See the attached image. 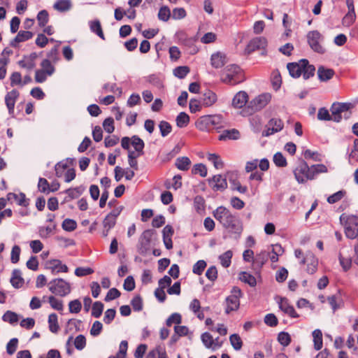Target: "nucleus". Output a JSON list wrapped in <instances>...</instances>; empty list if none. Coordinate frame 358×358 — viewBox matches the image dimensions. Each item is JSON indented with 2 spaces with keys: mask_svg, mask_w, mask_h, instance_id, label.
Segmentation results:
<instances>
[{
  "mask_svg": "<svg viewBox=\"0 0 358 358\" xmlns=\"http://www.w3.org/2000/svg\"><path fill=\"white\" fill-rule=\"evenodd\" d=\"M213 217L223 228L238 238L243 230V223L236 213H232L227 208L220 206L213 212Z\"/></svg>",
  "mask_w": 358,
  "mask_h": 358,
  "instance_id": "1",
  "label": "nucleus"
},
{
  "mask_svg": "<svg viewBox=\"0 0 358 358\" xmlns=\"http://www.w3.org/2000/svg\"><path fill=\"white\" fill-rule=\"evenodd\" d=\"M287 67L289 75L295 78L302 75L303 78L307 80L315 75V66L310 64L309 62L305 59H301L299 62L289 63Z\"/></svg>",
  "mask_w": 358,
  "mask_h": 358,
  "instance_id": "2",
  "label": "nucleus"
},
{
  "mask_svg": "<svg viewBox=\"0 0 358 358\" xmlns=\"http://www.w3.org/2000/svg\"><path fill=\"white\" fill-rule=\"evenodd\" d=\"M220 78L223 83L229 85H236L244 80L243 71L236 64L227 66L222 71Z\"/></svg>",
  "mask_w": 358,
  "mask_h": 358,
  "instance_id": "3",
  "label": "nucleus"
},
{
  "mask_svg": "<svg viewBox=\"0 0 358 358\" xmlns=\"http://www.w3.org/2000/svg\"><path fill=\"white\" fill-rule=\"evenodd\" d=\"M296 180L300 183H306L308 180H313L311 166H309L304 160H301L293 170Z\"/></svg>",
  "mask_w": 358,
  "mask_h": 358,
  "instance_id": "4",
  "label": "nucleus"
},
{
  "mask_svg": "<svg viewBox=\"0 0 358 358\" xmlns=\"http://www.w3.org/2000/svg\"><path fill=\"white\" fill-rule=\"evenodd\" d=\"M222 123V117L220 115H203L196 122V127L201 131H207L218 128Z\"/></svg>",
  "mask_w": 358,
  "mask_h": 358,
  "instance_id": "5",
  "label": "nucleus"
},
{
  "mask_svg": "<svg viewBox=\"0 0 358 358\" xmlns=\"http://www.w3.org/2000/svg\"><path fill=\"white\" fill-rule=\"evenodd\" d=\"M340 220L344 224L346 236L350 239H358V217L353 215H342Z\"/></svg>",
  "mask_w": 358,
  "mask_h": 358,
  "instance_id": "6",
  "label": "nucleus"
},
{
  "mask_svg": "<svg viewBox=\"0 0 358 358\" xmlns=\"http://www.w3.org/2000/svg\"><path fill=\"white\" fill-rule=\"evenodd\" d=\"M48 285L52 294L60 296H64L71 292L70 284L62 278L54 279L49 282Z\"/></svg>",
  "mask_w": 358,
  "mask_h": 358,
  "instance_id": "7",
  "label": "nucleus"
},
{
  "mask_svg": "<svg viewBox=\"0 0 358 358\" xmlns=\"http://www.w3.org/2000/svg\"><path fill=\"white\" fill-rule=\"evenodd\" d=\"M155 234L152 229L145 230L138 240V251L142 255H146L151 250V241Z\"/></svg>",
  "mask_w": 358,
  "mask_h": 358,
  "instance_id": "8",
  "label": "nucleus"
},
{
  "mask_svg": "<svg viewBox=\"0 0 358 358\" xmlns=\"http://www.w3.org/2000/svg\"><path fill=\"white\" fill-rule=\"evenodd\" d=\"M352 103H334L330 108L332 116V121L339 122L342 120V113L348 112L355 107Z\"/></svg>",
  "mask_w": 358,
  "mask_h": 358,
  "instance_id": "9",
  "label": "nucleus"
},
{
  "mask_svg": "<svg viewBox=\"0 0 358 358\" xmlns=\"http://www.w3.org/2000/svg\"><path fill=\"white\" fill-rule=\"evenodd\" d=\"M271 95L264 93L252 99L248 105L249 113L252 114L264 108L271 101Z\"/></svg>",
  "mask_w": 358,
  "mask_h": 358,
  "instance_id": "10",
  "label": "nucleus"
},
{
  "mask_svg": "<svg viewBox=\"0 0 358 358\" xmlns=\"http://www.w3.org/2000/svg\"><path fill=\"white\" fill-rule=\"evenodd\" d=\"M322 40V36L318 31H311L307 34V41L310 48L320 54L325 52L324 48L320 44Z\"/></svg>",
  "mask_w": 358,
  "mask_h": 358,
  "instance_id": "11",
  "label": "nucleus"
},
{
  "mask_svg": "<svg viewBox=\"0 0 358 358\" xmlns=\"http://www.w3.org/2000/svg\"><path fill=\"white\" fill-rule=\"evenodd\" d=\"M266 129L262 131L263 136H269L275 133L280 131L284 124L280 119L271 118L266 124Z\"/></svg>",
  "mask_w": 358,
  "mask_h": 358,
  "instance_id": "12",
  "label": "nucleus"
},
{
  "mask_svg": "<svg viewBox=\"0 0 358 358\" xmlns=\"http://www.w3.org/2000/svg\"><path fill=\"white\" fill-rule=\"evenodd\" d=\"M301 264H307V272L310 274H313L317 269L318 260L314 254L310 251L307 252L305 257H303L300 261Z\"/></svg>",
  "mask_w": 358,
  "mask_h": 358,
  "instance_id": "13",
  "label": "nucleus"
},
{
  "mask_svg": "<svg viewBox=\"0 0 358 358\" xmlns=\"http://www.w3.org/2000/svg\"><path fill=\"white\" fill-rule=\"evenodd\" d=\"M266 45L267 40L265 37H255L250 41L245 48V51L247 53L250 54L255 50L265 49Z\"/></svg>",
  "mask_w": 358,
  "mask_h": 358,
  "instance_id": "14",
  "label": "nucleus"
},
{
  "mask_svg": "<svg viewBox=\"0 0 358 358\" xmlns=\"http://www.w3.org/2000/svg\"><path fill=\"white\" fill-rule=\"evenodd\" d=\"M208 184L214 191H223L227 187V179L222 175H216L208 179Z\"/></svg>",
  "mask_w": 358,
  "mask_h": 358,
  "instance_id": "15",
  "label": "nucleus"
},
{
  "mask_svg": "<svg viewBox=\"0 0 358 358\" xmlns=\"http://www.w3.org/2000/svg\"><path fill=\"white\" fill-rule=\"evenodd\" d=\"M46 268L51 271L52 274H57L60 272L67 273L69 268L66 264H62L59 259H51L46 263Z\"/></svg>",
  "mask_w": 358,
  "mask_h": 358,
  "instance_id": "16",
  "label": "nucleus"
},
{
  "mask_svg": "<svg viewBox=\"0 0 358 358\" xmlns=\"http://www.w3.org/2000/svg\"><path fill=\"white\" fill-rule=\"evenodd\" d=\"M19 96L20 93L17 90H13L6 94L5 103L10 115L14 113L15 104Z\"/></svg>",
  "mask_w": 358,
  "mask_h": 358,
  "instance_id": "17",
  "label": "nucleus"
},
{
  "mask_svg": "<svg viewBox=\"0 0 358 358\" xmlns=\"http://www.w3.org/2000/svg\"><path fill=\"white\" fill-rule=\"evenodd\" d=\"M248 101V95L244 91L238 92L232 100V105L236 108H241L247 103Z\"/></svg>",
  "mask_w": 358,
  "mask_h": 358,
  "instance_id": "18",
  "label": "nucleus"
},
{
  "mask_svg": "<svg viewBox=\"0 0 358 358\" xmlns=\"http://www.w3.org/2000/svg\"><path fill=\"white\" fill-rule=\"evenodd\" d=\"M211 65L216 69L222 67L227 63L225 54L217 52L211 55Z\"/></svg>",
  "mask_w": 358,
  "mask_h": 358,
  "instance_id": "19",
  "label": "nucleus"
},
{
  "mask_svg": "<svg viewBox=\"0 0 358 358\" xmlns=\"http://www.w3.org/2000/svg\"><path fill=\"white\" fill-rule=\"evenodd\" d=\"M279 307L282 311L287 314L291 317H299V315L295 311L294 307L289 305L286 299H281L280 302L279 303Z\"/></svg>",
  "mask_w": 358,
  "mask_h": 358,
  "instance_id": "20",
  "label": "nucleus"
},
{
  "mask_svg": "<svg viewBox=\"0 0 358 358\" xmlns=\"http://www.w3.org/2000/svg\"><path fill=\"white\" fill-rule=\"evenodd\" d=\"M7 200L11 202L15 201L17 204L22 206H27L29 205V202L26 199V196L24 193H8L7 194Z\"/></svg>",
  "mask_w": 358,
  "mask_h": 358,
  "instance_id": "21",
  "label": "nucleus"
},
{
  "mask_svg": "<svg viewBox=\"0 0 358 358\" xmlns=\"http://www.w3.org/2000/svg\"><path fill=\"white\" fill-rule=\"evenodd\" d=\"M217 97L215 92L211 90H206L202 96V104L206 107L213 106L217 101Z\"/></svg>",
  "mask_w": 358,
  "mask_h": 358,
  "instance_id": "22",
  "label": "nucleus"
},
{
  "mask_svg": "<svg viewBox=\"0 0 358 358\" xmlns=\"http://www.w3.org/2000/svg\"><path fill=\"white\" fill-rule=\"evenodd\" d=\"M13 287L18 289L22 287L24 279L22 278V273L18 269L13 271L12 277L10 280Z\"/></svg>",
  "mask_w": 358,
  "mask_h": 358,
  "instance_id": "23",
  "label": "nucleus"
},
{
  "mask_svg": "<svg viewBox=\"0 0 358 358\" xmlns=\"http://www.w3.org/2000/svg\"><path fill=\"white\" fill-rule=\"evenodd\" d=\"M201 341L207 348H213V350H216L220 347V345L215 343V341L213 339V336L208 332H205L201 335Z\"/></svg>",
  "mask_w": 358,
  "mask_h": 358,
  "instance_id": "24",
  "label": "nucleus"
},
{
  "mask_svg": "<svg viewBox=\"0 0 358 358\" xmlns=\"http://www.w3.org/2000/svg\"><path fill=\"white\" fill-rule=\"evenodd\" d=\"M269 252L262 251L257 254L253 259V266L257 269H259L265 264L268 258Z\"/></svg>",
  "mask_w": 358,
  "mask_h": 358,
  "instance_id": "25",
  "label": "nucleus"
},
{
  "mask_svg": "<svg viewBox=\"0 0 358 358\" xmlns=\"http://www.w3.org/2000/svg\"><path fill=\"white\" fill-rule=\"evenodd\" d=\"M317 75L320 80L324 82L330 80L334 76V71L321 66L318 68Z\"/></svg>",
  "mask_w": 358,
  "mask_h": 358,
  "instance_id": "26",
  "label": "nucleus"
},
{
  "mask_svg": "<svg viewBox=\"0 0 358 358\" xmlns=\"http://www.w3.org/2000/svg\"><path fill=\"white\" fill-rule=\"evenodd\" d=\"M36 57L35 53L31 54L29 57H24L23 59L18 62V64L20 67L30 71L35 67L34 59Z\"/></svg>",
  "mask_w": 358,
  "mask_h": 358,
  "instance_id": "27",
  "label": "nucleus"
},
{
  "mask_svg": "<svg viewBox=\"0 0 358 358\" xmlns=\"http://www.w3.org/2000/svg\"><path fill=\"white\" fill-rule=\"evenodd\" d=\"M240 137L239 131L236 129H232L229 130H224L223 133L220 135L219 140L225 141L227 139L229 140H237Z\"/></svg>",
  "mask_w": 358,
  "mask_h": 358,
  "instance_id": "28",
  "label": "nucleus"
},
{
  "mask_svg": "<svg viewBox=\"0 0 358 358\" xmlns=\"http://www.w3.org/2000/svg\"><path fill=\"white\" fill-rule=\"evenodd\" d=\"M227 308L225 310L226 313H229L231 311L236 310L238 308L240 302L239 299L234 296H229L226 299Z\"/></svg>",
  "mask_w": 358,
  "mask_h": 358,
  "instance_id": "29",
  "label": "nucleus"
},
{
  "mask_svg": "<svg viewBox=\"0 0 358 358\" xmlns=\"http://www.w3.org/2000/svg\"><path fill=\"white\" fill-rule=\"evenodd\" d=\"M233 257V252L231 250H227L223 254L219 256V260L220 261L221 265L224 268H228L231 265V258Z\"/></svg>",
  "mask_w": 358,
  "mask_h": 358,
  "instance_id": "30",
  "label": "nucleus"
},
{
  "mask_svg": "<svg viewBox=\"0 0 358 358\" xmlns=\"http://www.w3.org/2000/svg\"><path fill=\"white\" fill-rule=\"evenodd\" d=\"M239 279L242 282L248 284L251 287H255L257 285L256 278L252 275L246 271H242L240 273Z\"/></svg>",
  "mask_w": 358,
  "mask_h": 358,
  "instance_id": "31",
  "label": "nucleus"
},
{
  "mask_svg": "<svg viewBox=\"0 0 358 358\" xmlns=\"http://www.w3.org/2000/svg\"><path fill=\"white\" fill-rule=\"evenodd\" d=\"M71 2L70 0H58L53 6V8L60 12H66L71 9Z\"/></svg>",
  "mask_w": 358,
  "mask_h": 358,
  "instance_id": "32",
  "label": "nucleus"
},
{
  "mask_svg": "<svg viewBox=\"0 0 358 358\" xmlns=\"http://www.w3.org/2000/svg\"><path fill=\"white\" fill-rule=\"evenodd\" d=\"M313 337L314 348L319 350L322 348V333L320 329H315L312 333Z\"/></svg>",
  "mask_w": 358,
  "mask_h": 358,
  "instance_id": "33",
  "label": "nucleus"
},
{
  "mask_svg": "<svg viewBox=\"0 0 358 358\" xmlns=\"http://www.w3.org/2000/svg\"><path fill=\"white\" fill-rule=\"evenodd\" d=\"M191 164L190 159L187 157H178L176 161V166L181 171H187Z\"/></svg>",
  "mask_w": 358,
  "mask_h": 358,
  "instance_id": "34",
  "label": "nucleus"
},
{
  "mask_svg": "<svg viewBox=\"0 0 358 358\" xmlns=\"http://www.w3.org/2000/svg\"><path fill=\"white\" fill-rule=\"evenodd\" d=\"M48 324L50 331L52 333H57L59 327L57 322V315L55 313H52L48 317Z\"/></svg>",
  "mask_w": 358,
  "mask_h": 358,
  "instance_id": "35",
  "label": "nucleus"
},
{
  "mask_svg": "<svg viewBox=\"0 0 358 358\" xmlns=\"http://www.w3.org/2000/svg\"><path fill=\"white\" fill-rule=\"evenodd\" d=\"M3 321L8 322L11 324L17 323L19 320V317L15 312L7 310L2 316Z\"/></svg>",
  "mask_w": 358,
  "mask_h": 358,
  "instance_id": "36",
  "label": "nucleus"
},
{
  "mask_svg": "<svg viewBox=\"0 0 358 358\" xmlns=\"http://www.w3.org/2000/svg\"><path fill=\"white\" fill-rule=\"evenodd\" d=\"M189 122V117L185 112L180 113L176 117V124L180 128L185 127Z\"/></svg>",
  "mask_w": 358,
  "mask_h": 358,
  "instance_id": "37",
  "label": "nucleus"
},
{
  "mask_svg": "<svg viewBox=\"0 0 358 358\" xmlns=\"http://www.w3.org/2000/svg\"><path fill=\"white\" fill-rule=\"evenodd\" d=\"M90 29L92 32L99 36L101 39L105 40L101 25L99 20H94L90 22Z\"/></svg>",
  "mask_w": 358,
  "mask_h": 358,
  "instance_id": "38",
  "label": "nucleus"
},
{
  "mask_svg": "<svg viewBox=\"0 0 358 358\" xmlns=\"http://www.w3.org/2000/svg\"><path fill=\"white\" fill-rule=\"evenodd\" d=\"M33 35V33L29 31H20L14 38L13 42L21 43L26 41L31 38Z\"/></svg>",
  "mask_w": 358,
  "mask_h": 358,
  "instance_id": "39",
  "label": "nucleus"
},
{
  "mask_svg": "<svg viewBox=\"0 0 358 358\" xmlns=\"http://www.w3.org/2000/svg\"><path fill=\"white\" fill-rule=\"evenodd\" d=\"M357 162H358V138L354 140L352 148L349 154V162L353 164Z\"/></svg>",
  "mask_w": 358,
  "mask_h": 358,
  "instance_id": "40",
  "label": "nucleus"
},
{
  "mask_svg": "<svg viewBox=\"0 0 358 358\" xmlns=\"http://www.w3.org/2000/svg\"><path fill=\"white\" fill-rule=\"evenodd\" d=\"M131 144L137 152H143L145 143L138 136L134 135L131 137Z\"/></svg>",
  "mask_w": 358,
  "mask_h": 358,
  "instance_id": "41",
  "label": "nucleus"
},
{
  "mask_svg": "<svg viewBox=\"0 0 358 358\" xmlns=\"http://www.w3.org/2000/svg\"><path fill=\"white\" fill-rule=\"evenodd\" d=\"M229 341L234 350H239L241 349L243 342L238 334H234L231 335L229 337Z\"/></svg>",
  "mask_w": 358,
  "mask_h": 358,
  "instance_id": "42",
  "label": "nucleus"
},
{
  "mask_svg": "<svg viewBox=\"0 0 358 358\" xmlns=\"http://www.w3.org/2000/svg\"><path fill=\"white\" fill-rule=\"evenodd\" d=\"M85 188L82 186L76 187V188H70L66 190V193L70 197V199H73L80 196L84 192Z\"/></svg>",
  "mask_w": 358,
  "mask_h": 358,
  "instance_id": "43",
  "label": "nucleus"
},
{
  "mask_svg": "<svg viewBox=\"0 0 358 358\" xmlns=\"http://www.w3.org/2000/svg\"><path fill=\"white\" fill-rule=\"evenodd\" d=\"M103 304L101 301H96L92 305V315L96 318H99L103 312Z\"/></svg>",
  "mask_w": 358,
  "mask_h": 358,
  "instance_id": "44",
  "label": "nucleus"
},
{
  "mask_svg": "<svg viewBox=\"0 0 358 358\" xmlns=\"http://www.w3.org/2000/svg\"><path fill=\"white\" fill-rule=\"evenodd\" d=\"M171 17V10L166 6H164L160 8L158 13V18L164 22H166Z\"/></svg>",
  "mask_w": 358,
  "mask_h": 358,
  "instance_id": "45",
  "label": "nucleus"
},
{
  "mask_svg": "<svg viewBox=\"0 0 358 358\" xmlns=\"http://www.w3.org/2000/svg\"><path fill=\"white\" fill-rule=\"evenodd\" d=\"M37 20L40 27H45L49 20V15L47 10H41L37 15Z\"/></svg>",
  "mask_w": 358,
  "mask_h": 358,
  "instance_id": "46",
  "label": "nucleus"
},
{
  "mask_svg": "<svg viewBox=\"0 0 358 358\" xmlns=\"http://www.w3.org/2000/svg\"><path fill=\"white\" fill-rule=\"evenodd\" d=\"M208 161L212 162L215 169H219L223 167V162L216 154L209 153L207 156Z\"/></svg>",
  "mask_w": 358,
  "mask_h": 358,
  "instance_id": "47",
  "label": "nucleus"
},
{
  "mask_svg": "<svg viewBox=\"0 0 358 358\" xmlns=\"http://www.w3.org/2000/svg\"><path fill=\"white\" fill-rule=\"evenodd\" d=\"M273 162L278 167H285L287 164L285 157L281 152H277L274 155Z\"/></svg>",
  "mask_w": 358,
  "mask_h": 358,
  "instance_id": "48",
  "label": "nucleus"
},
{
  "mask_svg": "<svg viewBox=\"0 0 358 358\" xmlns=\"http://www.w3.org/2000/svg\"><path fill=\"white\" fill-rule=\"evenodd\" d=\"M68 169L67 161H62L55 166V173L57 177L60 178L63 176L64 171Z\"/></svg>",
  "mask_w": 358,
  "mask_h": 358,
  "instance_id": "49",
  "label": "nucleus"
},
{
  "mask_svg": "<svg viewBox=\"0 0 358 358\" xmlns=\"http://www.w3.org/2000/svg\"><path fill=\"white\" fill-rule=\"evenodd\" d=\"M62 228L66 231H72L77 227V223L75 220L71 219H65L62 222Z\"/></svg>",
  "mask_w": 358,
  "mask_h": 358,
  "instance_id": "50",
  "label": "nucleus"
},
{
  "mask_svg": "<svg viewBox=\"0 0 358 358\" xmlns=\"http://www.w3.org/2000/svg\"><path fill=\"white\" fill-rule=\"evenodd\" d=\"M192 172L193 174H199L201 177H206L207 175V168L203 164H196L194 166Z\"/></svg>",
  "mask_w": 358,
  "mask_h": 358,
  "instance_id": "51",
  "label": "nucleus"
},
{
  "mask_svg": "<svg viewBox=\"0 0 358 358\" xmlns=\"http://www.w3.org/2000/svg\"><path fill=\"white\" fill-rule=\"evenodd\" d=\"M278 342L283 346H287L291 342L290 335L287 332L282 331L278 336Z\"/></svg>",
  "mask_w": 358,
  "mask_h": 358,
  "instance_id": "52",
  "label": "nucleus"
},
{
  "mask_svg": "<svg viewBox=\"0 0 358 358\" xmlns=\"http://www.w3.org/2000/svg\"><path fill=\"white\" fill-rule=\"evenodd\" d=\"M189 72V69L186 66H178L173 70L174 76L179 78H184Z\"/></svg>",
  "mask_w": 358,
  "mask_h": 358,
  "instance_id": "53",
  "label": "nucleus"
},
{
  "mask_svg": "<svg viewBox=\"0 0 358 358\" xmlns=\"http://www.w3.org/2000/svg\"><path fill=\"white\" fill-rule=\"evenodd\" d=\"M161 135L163 137L166 136L171 131V125L166 121H161L159 124Z\"/></svg>",
  "mask_w": 358,
  "mask_h": 358,
  "instance_id": "54",
  "label": "nucleus"
},
{
  "mask_svg": "<svg viewBox=\"0 0 358 358\" xmlns=\"http://www.w3.org/2000/svg\"><path fill=\"white\" fill-rule=\"evenodd\" d=\"M18 345V339L16 338H13L9 341V342L6 345V352L8 355H13L17 348Z\"/></svg>",
  "mask_w": 358,
  "mask_h": 358,
  "instance_id": "55",
  "label": "nucleus"
},
{
  "mask_svg": "<svg viewBox=\"0 0 358 358\" xmlns=\"http://www.w3.org/2000/svg\"><path fill=\"white\" fill-rule=\"evenodd\" d=\"M43 71H45L48 76H51L54 71L55 68L51 64V62L48 59H43L41 64Z\"/></svg>",
  "mask_w": 358,
  "mask_h": 358,
  "instance_id": "56",
  "label": "nucleus"
},
{
  "mask_svg": "<svg viewBox=\"0 0 358 358\" xmlns=\"http://www.w3.org/2000/svg\"><path fill=\"white\" fill-rule=\"evenodd\" d=\"M317 119L319 120L330 121L332 120V116L329 114V110L326 108H320L317 113Z\"/></svg>",
  "mask_w": 358,
  "mask_h": 358,
  "instance_id": "57",
  "label": "nucleus"
},
{
  "mask_svg": "<svg viewBox=\"0 0 358 358\" xmlns=\"http://www.w3.org/2000/svg\"><path fill=\"white\" fill-rule=\"evenodd\" d=\"M48 302L51 307L57 310H63V303L62 301L56 299L53 296H50L48 298Z\"/></svg>",
  "mask_w": 358,
  "mask_h": 358,
  "instance_id": "58",
  "label": "nucleus"
},
{
  "mask_svg": "<svg viewBox=\"0 0 358 358\" xmlns=\"http://www.w3.org/2000/svg\"><path fill=\"white\" fill-rule=\"evenodd\" d=\"M345 194V191L340 190L327 198L328 203L333 204L341 200Z\"/></svg>",
  "mask_w": 358,
  "mask_h": 358,
  "instance_id": "59",
  "label": "nucleus"
},
{
  "mask_svg": "<svg viewBox=\"0 0 358 358\" xmlns=\"http://www.w3.org/2000/svg\"><path fill=\"white\" fill-rule=\"evenodd\" d=\"M55 229V225L42 227L39 229V235L41 238H45L50 236Z\"/></svg>",
  "mask_w": 358,
  "mask_h": 358,
  "instance_id": "60",
  "label": "nucleus"
},
{
  "mask_svg": "<svg viewBox=\"0 0 358 358\" xmlns=\"http://www.w3.org/2000/svg\"><path fill=\"white\" fill-rule=\"evenodd\" d=\"M38 188L43 193L50 192V184L45 178H40L38 183Z\"/></svg>",
  "mask_w": 358,
  "mask_h": 358,
  "instance_id": "61",
  "label": "nucleus"
},
{
  "mask_svg": "<svg viewBox=\"0 0 358 358\" xmlns=\"http://www.w3.org/2000/svg\"><path fill=\"white\" fill-rule=\"evenodd\" d=\"M206 266V263L204 260H199L193 266L192 271L196 275H201L204 271Z\"/></svg>",
  "mask_w": 358,
  "mask_h": 358,
  "instance_id": "62",
  "label": "nucleus"
},
{
  "mask_svg": "<svg viewBox=\"0 0 358 358\" xmlns=\"http://www.w3.org/2000/svg\"><path fill=\"white\" fill-rule=\"evenodd\" d=\"M69 311L71 313H78L82 308V304L78 299H75L69 302Z\"/></svg>",
  "mask_w": 358,
  "mask_h": 358,
  "instance_id": "63",
  "label": "nucleus"
},
{
  "mask_svg": "<svg viewBox=\"0 0 358 358\" xmlns=\"http://www.w3.org/2000/svg\"><path fill=\"white\" fill-rule=\"evenodd\" d=\"M10 85L12 87L15 85H21L22 86V76L20 73L19 72H13L10 77Z\"/></svg>",
  "mask_w": 358,
  "mask_h": 358,
  "instance_id": "64",
  "label": "nucleus"
}]
</instances>
